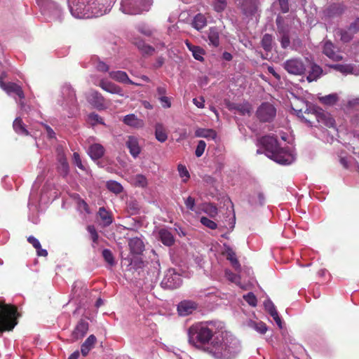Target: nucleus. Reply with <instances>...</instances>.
Here are the masks:
<instances>
[{
	"instance_id": "9d476101",
	"label": "nucleus",
	"mask_w": 359,
	"mask_h": 359,
	"mask_svg": "<svg viewBox=\"0 0 359 359\" xmlns=\"http://www.w3.org/2000/svg\"><path fill=\"white\" fill-rule=\"evenodd\" d=\"M276 114V109L273 104L269 102L262 103L257 110V116L260 121L269 122Z\"/></svg>"
},
{
	"instance_id": "e2e57ef3",
	"label": "nucleus",
	"mask_w": 359,
	"mask_h": 359,
	"mask_svg": "<svg viewBox=\"0 0 359 359\" xmlns=\"http://www.w3.org/2000/svg\"><path fill=\"white\" fill-rule=\"evenodd\" d=\"M184 203H185L186 207L189 210H190L191 211H195V199L193 197L189 196L184 201Z\"/></svg>"
},
{
	"instance_id": "5fc2aeb1",
	"label": "nucleus",
	"mask_w": 359,
	"mask_h": 359,
	"mask_svg": "<svg viewBox=\"0 0 359 359\" xmlns=\"http://www.w3.org/2000/svg\"><path fill=\"white\" fill-rule=\"evenodd\" d=\"M134 183L136 186L144 187L147 184L146 177L142 175H137L134 177Z\"/></svg>"
},
{
	"instance_id": "3c124183",
	"label": "nucleus",
	"mask_w": 359,
	"mask_h": 359,
	"mask_svg": "<svg viewBox=\"0 0 359 359\" xmlns=\"http://www.w3.org/2000/svg\"><path fill=\"white\" fill-rule=\"evenodd\" d=\"M59 170L63 175H66L69 172L68 163L67 162V160L63 157H61L60 159Z\"/></svg>"
},
{
	"instance_id": "774afa93",
	"label": "nucleus",
	"mask_w": 359,
	"mask_h": 359,
	"mask_svg": "<svg viewBox=\"0 0 359 359\" xmlns=\"http://www.w3.org/2000/svg\"><path fill=\"white\" fill-rule=\"evenodd\" d=\"M28 242L33 245V247L35 249H39L41 244L38 239H36L35 237L30 236L27 238Z\"/></svg>"
},
{
	"instance_id": "a18cd8bd",
	"label": "nucleus",
	"mask_w": 359,
	"mask_h": 359,
	"mask_svg": "<svg viewBox=\"0 0 359 359\" xmlns=\"http://www.w3.org/2000/svg\"><path fill=\"white\" fill-rule=\"evenodd\" d=\"M37 4L41 6L44 11L50 8L58 9L57 5L50 0H36Z\"/></svg>"
},
{
	"instance_id": "4c0bfd02",
	"label": "nucleus",
	"mask_w": 359,
	"mask_h": 359,
	"mask_svg": "<svg viewBox=\"0 0 359 359\" xmlns=\"http://www.w3.org/2000/svg\"><path fill=\"white\" fill-rule=\"evenodd\" d=\"M265 198L262 192L254 194L250 197L249 201L253 205H262L264 203Z\"/></svg>"
},
{
	"instance_id": "09e8293b",
	"label": "nucleus",
	"mask_w": 359,
	"mask_h": 359,
	"mask_svg": "<svg viewBox=\"0 0 359 359\" xmlns=\"http://www.w3.org/2000/svg\"><path fill=\"white\" fill-rule=\"evenodd\" d=\"M200 222L203 226L210 229L214 230L217 228V223L206 217H202L200 219Z\"/></svg>"
},
{
	"instance_id": "bb28decb",
	"label": "nucleus",
	"mask_w": 359,
	"mask_h": 359,
	"mask_svg": "<svg viewBox=\"0 0 359 359\" xmlns=\"http://www.w3.org/2000/svg\"><path fill=\"white\" fill-rule=\"evenodd\" d=\"M97 341V339L95 335L90 334L82 344L81 347V352L82 355L86 356L90 351L93 348Z\"/></svg>"
},
{
	"instance_id": "c756f323",
	"label": "nucleus",
	"mask_w": 359,
	"mask_h": 359,
	"mask_svg": "<svg viewBox=\"0 0 359 359\" xmlns=\"http://www.w3.org/2000/svg\"><path fill=\"white\" fill-rule=\"evenodd\" d=\"M195 135L196 137H203L214 140L217 137V133L215 130L212 129L200 128L195 131Z\"/></svg>"
},
{
	"instance_id": "bf43d9fd",
	"label": "nucleus",
	"mask_w": 359,
	"mask_h": 359,
	"mask_svg": "<svg viewBox=\"0 0 359 359\" xmlns=\"http://www.w3.org/2000/svg\"><path fill=\"white\" fill-rule=\"evenodd\" d=\"M206 144L203 140H200L198 143V145L196 147L195 154L197 157H201L205 149Z\"/></svg>"
},
{
	"instance_id": "4468645a",
	"label": "nucleus",
	"mask_w": 359,
	"mask_h": 359,
	"mask_svg": "<svg viewBox=\"0 0 359 359\" xmlns=\"http://www.w3.org/2000/svg\"><path fill=\"white\" fill-rule=\"evenodd\" d=\"M1 88L9 95H15L20 99L25 98L24 92L19 85L13 82L4 83L0 80Z\"/></svg>"
},
{
	"instance_id": "72a5a7b5",
	"label": "nucleus",
	"mask_w": 359,
	"mask_h": 359,
	"mask_svg": "<svg viewBox=\"0 0 359 359\" xmlns=\"http://www.w3.org/2000/svg\"><path fill=\"white\" fill-rule=\"evenodd\" d=\"M98 215L100 217L104 226H107L112 223L111 216L104 208L102 207L99 209Z\"/></svg>"
},
{
	"instance_id": "7c9ffc66",
	"label": "nucleus",
	"mask_w": 359,
	"mask_h": 359,
	"mask_svg": "<svg viewBox=\"0 0 359 359\" xmlns=\"http://www.w3.org/2000/svg\"><path fill=\"white\" fill-rule=\"evenodd\" d=\"M155 137L160 142H164L168 139V135L162 123H158L155 125Z\"/></svg>"
},
{
	"instance_id": "603ef678",
	"label": "nucleus",
	"mask_w": 359,
	"mask_h": 359,
	"mask_svg": "<svg viewBox=\"0 0 359 359\" xmlns=\"http://www.w3.org/2000/svg\"><path fill=\"white\" fill-rule=\"evenodd\" d=\"M243 299L252 306H256L257 304V299L256 296L252 292H248L243 295Z\"/></svg>"
},
{
	"instance_id": "052dcab7",
	"label": "nucleus",
	"mask_w": 359,
	"mask_h": 359,
	"mask_svg": "<svg viewBox=\"0 0 359 359\" xmlns=\"http://www.w3.org/2000/svg\"><path fill=\"white\" fill-rule=\"evenodd\" d=\"M177 169L180 177H186V180H184V182L189 178V173L184 165H179Z\"/></svg>"
},
{
	"instance_id": "c9c22d12",
	"label": "nucleus",
	"mask_w": 359,
	"mask_h": 359,
	"mask_svg": "<svg viewBox=\"0 0 359 359\" xmlns=\"http://www.w3.org/2000/svg\"><path fill=\"white\" fill-rule=\"evenodd\" d=\"M206 23L205 17L202 14H197L193 20L192 25L197 30H200L206 25Z\"/></svg>"
},
{
	"instance_id": "39448f33",
	"label": "nucleus",
	"mask_w": 359,
	"mask_h": 359,
	"mask_svg": "<svg viewBox=\"0 0 359 359\" xmlns=\"http://www.w3.org/2000/svg\"><path fill=\"white\" fill-rule=\"evenodd\" d=\"M17 309L8 304H0V332L11 331L17 325Z\"/></svg>"
},
{
	"instance_id": "f257e3e1",
	"label": "nucleus",
	"mask_w": 359,
	"mask_h": 359,
	"mask_svg": "<svg viewBox=\"0 0 359 359\" xmlns=\"http://www.w3.org/2000/svg\"><path fill=\"white\" fill-rule=\"evenodd\" d=\"M205 351L215 359H233L240 351V344L236 337L221 329Z\"/></svg>"
},
{
	"instance_id": "0e129e2a",
	"label": "nucleus",
	"mask_w": 359,
	"mask_h": 359,
	"mask_svg": "<svg viewBox=\"0 0 359 359\" xmlns=\"http://www.w3.org/2000/svg\"><path fill=\"white\" fill-rule=\"evenodd\" d=\"M73 161L74 163L80 169L84 170V166L82 164L81 159L80 158V156L78 153L74 152L73 154Z\"/></svg>"
},
{
	"instance_id": "69168bd1",
	"label": "nucleus",
	"mask_w": 359,
	"mask_h": 359,
	"mask_svg": "<svg viewBox=\"0 0 359 359\" xmlns=\"http://www.w3.org/2000/svg\"><path fill=\"white\" fill-rule=\"evenodd\" d=\"M158 100L160 101L162 107L168 109L171 107L170 99L166 95L165 97H161Z\"/></svg>"
},
{
	"instance_id": "13d9d810",
	"label": "nucleus",
	"mask_w": 359,
	"mask_h": 359,
	"mask_svg": "<svg viewBox=\"0 0 359 359\" xmlns=\"http://www.w3.org/2000/svg\"><path fill=\"white\" fill-rule=\"evenodd\" d=\"M253 328L260 334H265L267 331V327L263 322L253 323Z\"/></svg>"
},
{
	"instance_id": "338daca9",
	"label": "nucleus",
	"mask_w": 359,
	"mask_h": 359,
	"mask_svg": "<svg viewBox=\"0 0 359 359\" xmlns=\"http://www.w3.org/2000/svg\"><path fill=\"white\" fill-rule=\"evenodd\" d=\"M280 10L283 13H285L289 11L288 0H278Z\"/></svg>"
},
{
	"instance_id": "4d7b16f0",
	"label": "nucleus",
	"mask_w": 359,
	"mask_h": 359,
	"mask_svg": "<svg viewBox=\"0 0 359 359\" xmlns=\"http://www.w3.org/2000/svg\"><path fill=\"white\" fill-rule=\"evenodd\" d=\"M88 121L92 125L97 123L104 124L102 118L95 113H91L88 115Z\"/></svg>"
},
{
	"instance_id": "a878e982",
	"label": "nucleus",
	"mask_w": 359,
	"mask_h": 359,
	"mask_svg": "<svg viewBox=\"0 0 359 359\" xmlns=\"http://www.w3.org/2000/svg\"><path fill=\"white\" fill-rule=\"evenodd\" d=\"M185 44L187 48L191 52L194 59L201 62L204 60L203 55H205V50L203 48L198 46L191 44L188 40L185 41Z\"/></svg>"
},
{
	"instance_id": "2eb2a0df",
	"label": "nucleus",
	"mask_w": 359,
	"mask_h": 359,
	"mask_svg": "<svg viewBox=\"0 0 359 359\" xmlns=\"http://www.w3.org/2000/svg\"><path fill=\"white\" fill-rule=\"evenodd\" d=\"M130 41L143 55H151L155 51L154 47L147 44L145 41L139 36H133L130 39Z\"/></svg>"
},
{
	"instance_id": "f8f14e48",
	"label": "nucleus",
	"mask_w": 359,
	"mask_h": 359,
	"mask_svg": "<svg viewBox=\"0 0 359 359\" xmlns=\"http://www.w3.org/2000/svg\"><path fill=\"white\" fill-rule=\"evenodd\" d=\"M87 101L98 110L107 109V103L103 95L97 90H91L86 95Z\"/></svg>"
},
{
	"instance_id": "e433bc0d",
	"label": "nucleus",
	"mask_w": 359,
	"mask_h": 359,
	"mask_svg": "<svg viewBox=\"0 0 359 359\" xmlns=\"http://www.w3.org/2000/svg\"><path fill=\"white\" fill-rule=\"evenodd\" d=\"M226 258L231 262V265L235 269H241V264L236 258V253L231 248L226 250Z\"/></svg>"
},
{
	"instance_id": "79ce46f5",
	"label": "nucleus",
	"mask_w": 359,
	"mask_h": 359,
	"mask_svg": "<svg viewBox=\"0 0 359 359\" xmlns=\"http://www.w3.org/2000/svg\"><path fill=\"white\" fill-rule=\"evenodd\" d=\"M107 187L110 191H111L114 194H116L121 193L123 191L122 185L116 181L107 182Z\"/></svg>"
},
{
	"instance_id": "0eeeda50",
	"label": "nucleus",
	"mask_w": 359,
	"mask_h": 359,
	"mask_svg": "<svg viewBox=\"0 0 359 359\" xmlns=\"http://www.w3.org/2000/svg\"><path fill=\"white\" fill-rule=\"evenodd\" d=\"M302 105V107H298L295 104V107L292 106V109L296 112L298 117L301 118L306 123H312L311 120V116L316 118V114H317L320 109H316L311 103L304 101L303 100L298 101Z\"/></svg>"
},
{
	"instance_id": "2f4dec72",
	"label": "nucleus",
	"mask_w": 359,
	"mask_h": 359,
	"mask_svg": "<svg viewBox=\"0 0 359 359\" xmlns=\"http://www.w3.org/2000/svg\"><path fill=\"white\" fill-rule=\"evenodd\" d=\"M136 29L140 34L151 37L156 32V29L146 23H140L136 26Z\"/></svg>"
},
{
	"instance_id": "cd10ccee",
	"label": "nucleus",
	"mask_w": 359,
	"mask_h": 359,
	"mask_svg": "<svg viewBox=\"0 0 359 359\" xmlns=\"http://www.w3.org/2000/svg\"><path fill=\"white\" fill-rule=\"evenodd\" d=\"M123 122L131 127L135 128H140L144 126V121L138 118L135 114L126 115L123 118Z\"/></svg>"
},
{
	"instance_id": "412c9836",
	"label": "nucleus",
	"mask_w": 359,
	"mask_h": 359,
	"mask_svg": "<svg viewBox=\"0 0 359 359\" xmlns=\"http://www.w3.org/2000/svg\"><path fill=\"white\" fill-rule=\"evenodd\" d=\"M109 76L111 79L115 80L117 82L123 83H129L135 86H140V84L133 82L130 80L126 74L123 71H112L109 72Z\"/></svg>"
},
{
	"instance_id": "1a4fd4ad",
	"label": "nucleus",
	"mask_w": 359,
	"mask_h": 359,
	"mask_svg": "<svg viewBox=\"0 0 359 359\" xmlns=\"http://www.w3.org/2000/svg\"><path fill=\"white\" fill-rule=\"evenodd\" d=\"M182 283L181 275L175 272V270L170 269L166 272L163 279L161 281V285L166 289L178 288Z\"/></svg>"
},
{
	"instance_id": "7ed1b4c3",
	"label": "nucleus",
	"mask_w": 359,
	"mask_h": 359,
	"mask_svg": "<svg viewBox=\"0 0 359 359\" xmlns=\"http://www.w3.org/2000/svg\"><path fill=\"white\" fill-rule=\"evenodd\" d=\"M259 142L263 146L267 157L281 165H289L294 161V155L278 146L276 137L271 135L262 137Z\"/></svg>"
},
{
	"instance_id": "5701e85b",
	"label": "nucleus",
	"mask_w": 359,
	"mask_h": 359,
	"mask_svg": "<svg viewBox=\"0 0 359 359\" xmlns=\"http://www.w3.org/2000/svg\"><path fill=\"white\" fill-rule=\"evenodd\" d=\"M316 121L319 123L324 124L325 126L332 128L334 126V120L329 114L325 113L322 109H319L318 112L316 114Z\"/></svg>"
},
{
	"instance_id": "ddd939ff",
	"label": "nucleus",
	"mask_w": 359,
	"mask_h": 359,
	"mask_svg": "<svg viewBox=\"0 0 359 359\" xmlns=\"http://www.w3.org/2000/svg\"><path fill=\"white\" fill-rule=\"evenodd\" d=\"M198 306V304L194 301L183 300L177 305V312L180 316H187L196 311Z\"/></svg>"
},
{
	"instance_id": "f03ea898",
	"label": "nucleus",
	"mask_w": 359,
	"mask_h": 359,
	"mask_svg": "<svg viewBox=\"0 0 359 359\" xmlns=\"http://www.w3.org/2000/svg\"><path fill=\"white\" fill-rule=\"evenodd\" d=\"M222 326L216 322L198 323L191 326L188 331L189 342L193 346L203 348L210 344L212 338L219 332Z\"/></svg>"
},
{
	"instance_id": "393cba45",
	"label": "nucleus",
	"mask_w": 359,
	"mask_h": 359,
	"mask_svg": "<svg viewBox=\"0 0 359 359\" xmlns=\"http://www.w3.org/2000/svg\"><path fill=\"white\" fill-rule=\"evenodd\" d=\"M128 245L130 252L136 255L141 254L144 249V245L143 241L140 238L137 237L130 238L128 242Z\"/></svg>"
},
{
	"instance_id": "37998d69",
	"label": "nucleus",
	"mask_w": 359,
	"mask_h": 359,
	"mask_svg": "<svg viewBox=\"0 0 359 359\" xmlns=\"http://www.w3.org/2000/svg\"><path fill=\"white\" fill-rule=\"evenodd\" d=\"M212 6L217 13L224 11L227 6V0H213Z\"/></svg>"
},
{
	"instance_id": "c03bdc74",
	"label": "nucleus",
	"mask_w": 359,
	"mask_h": 359,
	"mask_svg": "<svg viewBox=\"0 0 359 359\" xmlns=\"http://www.w3.org/2000/svg\"><path fill=\"white\" fill-rule=\"evenodd\" d=\"M140 205L135 200H130L127 203V210L130 215H135L139 212Z\"/></svg>"
},
{
	"instance_id": "58836bf2",
	"label": "nucleus",
	"mask_w": 359,
	"mask_h": 359,
	"mask_svg": "<svg viewBox=\"0 0 359 359\" xmlns=\"http://www.w3.org/2000/svg\"><path fill=\"white\" fill-rule=\"evenodd\" d=\"M323 72L322 69L318 65H313L311 68V72L307 76V80L309 82H311L313 81H316L318 78L320 77Z\"/></svg>"
},
{
	"instance_id": "680f3d73",
	"label": "nucleus",
	"mask_w": 359,
	"mask_h": 359,
	"mask_svg": "<svg viewBox=\"0 0 359 359\" xmlns=\"http://www.w3.org/2000/svg\"><path fill=\"white\" fill-rule=\"evenodd\" d=\"M280 44L283 48H287L290 46V41L288 33L281 35Z\"/></svg>"
},
{
	"instance_id": "423d86ee",
	"label": "nucleus",
	"mask_w": 359,
	"mask_h": 359,
	"mask_svg": "<svg viewBox=\"0 0 359 359\" xmlns=\"http://www.w3.org/2000/svg\"><path fill=\"white\" fill-rule=\"evenodd\" d=\"M153 0H122L120 10L128 15H140L148 12Z\"/></svg>"
},
{
	"instance_id": "a19ab883",
	"label": "nucleus",
	"mask_w": 359,
	"mask_h": 359,
	"mask_svg": "<svg viewBox=\"0 0 359 359\" xmlns=\"http://www.w3.org/2000/svg\"><path fill=\"white\" fill-rule=\"evenodd\" d=\"M320 101L327 105H333L338 100V96L336 93L330 94L319 98Z\"/></svg>"
},
{
	"instance_id": "9b49d317",
	"label": "nucleus",
	"mask_w": 359,
	"mask_h": 359,
	"mask_svg": "<svg viewBox=\"0 0 359 359\" xmlns=\"http://www.w3.org/2000/svg\"><path fill=\"white\" fill-rule=\"evenodd\" d=\"M284 69L290 74L302 75L306 71V67L302 60L292 58L283 63Z\"/></svg>"
},
{
	"instance_id": "4be33fe9",
	"label": "nucleus",
	"mask_w": 359,
	"mask_h": 359,
	"mask_svg": "<svg viewBox=\"0 0 359 359\" xmlns=\"http://www.w3.org/2000/svg\"><path fill=\"white\" fill-rule=\"evenodd\" d=\"M88 330V323L83 320L79 321L72 334L74 340H78L83 338L86 334Z\"/></svg>"
},
{
	"instance_id": "8fccbe9b",
	"label": "nucleus",
	"mask_w": 359,
	"mask_h": 359,
	"mask_svg": "<svg viewBox=\"0 0 359 359\" xmlns=\"http://www.w3.org/2000/svg\"><path fill=\"white\" fill-rule=\"evenodd\" d=\"M102 257L104 260L111 266L114 264V259L112 252L109 249H104L102 251Z\"/></svg>"
},
{
	"instance_id": "c85d7f7f",
	"label": "nucleus",
	"mask_w": 359,
	"mask_h": 359,
	"mask_svg": "<svg viewBox=\"0 0 359 359\" xmlns=\"http://www.w3.org/2000/svg\"><path fill=\"white\" fill-rule=\"evenodd\" d=\"M13 130L20 135L27 136L29 135V131L26 129V126L20 117H17L13 123Z\"/></svg>"
},
{
	"instance_id": "6e6d98bb",
	"label": "nucleus",
	"mask_w": 359,
	"mask_h": 359,
	"mask_svg": "<svg viewBox=\"0 0 359 359\" xmlns=\"http://www.w3.org/2000/svg\"><path fill=\"white\" fill-rule=\"evenodd\" d=\"M351 32H353V31H346V30H339L337 33L339 34V35L341 36V40L343 41L344 42H348L351 40L352 39V33Z\"/></svg>"
},
{
	"instance_id": "ea45409f",
	"label": "nucleus",
	"mask_w": 359,
	"mask_h": 359,
	"mask_svg": "<svg viewBox=\"0 0 359 359\" xmlns=\"http://www.w3.org/2000/svg\"><path fill=\"white\" fill-rule=\"evenodd\" d=\"M203 211L206 213L210 217H215L218 213V210L216 206L211 203L204 204L202 208Z\"/></svg>"
},
{
	"instance_id": "b1692460",
	"label": "nucleus",
	"mask_w": 359,
	"mask_h": 359,
	"mask_svg": "<svg viewBox=\"0 0 359 359\" xmlns=\"http://www.w3.org/2000/svg\"><path fill=\"white\" fill-rule=\"evenodd\" d=\"M88 153L92 159L97 160L103 156L104 149L100 144L95 143L89 147Z\"/></svg>"
},
{
	"instance_id": "20e7f679",
	"label": "nucleus",
	"mask_w": 359,
	"mask_h": 359,
	"mask_svg": "<svg viewBox=\"0 0 359 359\" xmlns=\"http://www.w3.org/2000/svg\"><path fill=\"white\" fill-rule=\"evenodd\" d=\"M69 7L72 15L76 18L98 17L106 13V9L97 7L95 2L87 0H69Z\"/></svg>"
},
{
	"instance_id": "f3484780",
	"label": "nucleus",
	"mask_w": 359,
	"mask_h": 359,
	"mask_svg": "<svg viewBox=\"0 0 359 359\" xmlns=\"http://www.w3.org/2000/svg\"><path fill=\"white\" fill-rule=\"evenodd\" d=\"M102 90L104 91L111 93V94H116L121 97L124 96L123 90V89L118 85L102 79L100 81V83L98 85Z\"/></svg>"
},
{
	"instance_id": "aec40b11",
	"label": "nucleus",
	"mask_w": 359,
	"mask_h": 359,
	"mask_svg": "<svg viewBox=\"0 0 359 359\" xmlns=\"http://www.w3.org/2000/svg\"><path fill=\"white\" fill-rule=\"evenodd\" d=\"M158 238L162 243L166 246L170 247L175 243V237L172 232L165 228L159 229L158 232Z\"/></svg>"
},
{
	"instance_id": "a211bd4d",
	"label": "nucleus",
	"mask_w": 359,
	"mask_h": 359,
	"mask_svg": "<svg viewBox=\"0 0 359 359\" xmlns=\"http://www.w3.org/2000/svg\"><path fill=\"white\" fill-rule=\"evenodd\" d=\"M126 146L129 149L130 155L136 158L141 152V147L138 139L134 136H128L126 141Z\"/></svg>"
},
{
	"instance_id": "dca6fc26",
	"label": "nucleus",
	"mask_w": 359,
	"mask_h": 359,
	"mask_svg": "<svg viewBox=\"0 0 359 359\" xmlns=\"http://www.w3.org/2000/svg\"><path fill=\"white\" fill-rule=\"evenodd\" d=\"M323 52L327 57L333 61H340L343 59V57L340 54L338 48L329 41L325 42Z\"/></svg>"
},
{
	"instance_id": "6e6552de",
	"label": "nucleus",
	"mask_w": 359,
	"mask_h": 359,
	"mask_svg": "<svg viewBox=\"0 0 359 359\" xmlns=\"http://www.w3.org/2000/svg\"><path fill=\"white\" fill-rule=\"evenodd\" d=\"M62 101L61 105L64 109L70 110L77 106L76 93L69 84H65L62 88Z\"/></svg>"
},
{
	"instance_id": "49530a36",
	"label": "nucleus",
	"mask_w": 359,
	"mask_h": 359,
	"mask_svg": "<svg viewBox=\"0 0 359 359\" xmlns=\"http://www.w3.org/2000/svg\"><path fill=\"white\" fill-rule=\"evenodd\" d=\"M332 67L344 74H351L353 70V67L351 65H334Z\"/></svg>"
},
{
	"instance_id": "6ab92c4d",
	"label": "nucleus",
	"mask_w": 359,
	"mask_h": 359,
	"mask_svg": "<svg viewBox=\"0 0 359 359\" xmlns=\"http://www.w3.org/2000/svg\"><path fill=\"white\" fill-rule=\"evenodd\" d=\"M239 6L246 16L254 15L257 11V0H240Z\"/></svg>"
},
{
	"instance_id": "de8ad7c7",
	"label": "nucleus",
	"mask_w": 359,
	"mask_h": 359,
	"mask_svg": "<svg viewBox=\"0 0 359 359\" xmlns=\"http://www.w3.org/2000/svg\"><path fill=\"white\" fill-rule=\"evenodd\" d=\"M278 32L279 34H284L288 33V29L284 24L283 18L280 16H278L276 20Z\"/></svg>"
},
{
	"instance_id": "864d4df0",
	"label": "nucleus",
	"mask_w": 359,
	"mask_h": 359,
	"mask_svg": "<svg viewBox=\"0 0 359 359\" xmlns=\"http://www.w3.org/2000/svg\"><path fill=\"white\" fill-rule=\"evenodd\" d=\"M87 229H88V231L90 234L91 239L93 243L92 246H93V248H95V244H96L98 241V238H99L98 233H97L96 229L93 226H88Z\"/></svg>"
},
{
	"instance_id": "f704fd0d",
	"label": "nucleus",
	"mask_w": 359,
	"mask_h": 359,
	"mask_svg": "<svg viewBox=\"0 0 359 359\" xmlns=\"http://www.w3.org/2000/svg\"><path fill=\"white\" fill-rule=\"evenodd\" d=\"M273 40V38L271 34H265L263 36L261 44L264 50L269 52L272 50Z\"/></svg>"
},
{
	"instance_id": "473e14b6",
	"label": "nucleus",
	"mask_w": 359,
	"mask_h": 359,
	"mask_svg": "<svg viewBox=\"0 0 359 359\" xmlns=\"http://www.w3.org/2000/svg\"><path fill=\"white\" fill-rule=\"evenodd\" d=\"M208 37L209 40V44L212 45L215 47H217L219 45V34L216 28H210L208 31Z\"/></svg>"
}]
</instances>
